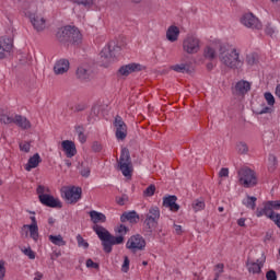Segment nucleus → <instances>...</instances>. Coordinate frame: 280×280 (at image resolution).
<instances>
[{"label":"nucleus","instance_id":"obj_4","mask_svg":"<svg viewBox=\"0 0 280 280\" xmlns=\"http://www.w3.org/2000/svg\"><path fill=\"white\" fill-rule=\"evenodd\" d=\"M23 10L25 15L28 16L34 30L36 32H43L46 27V21L43 15L38 14V4L35 0H26L23 2Z\"/></svg>","mask_w":280,"mask_h":280},{"label":"nucleus","instance_id":"obj_56","mask_svg":"<svg viewBox=\"0 0 280 280\" xmlns=\"http://www.w3.org/2000/svg\"><path fill=\"white\" fill-rule=\"evenodd\" d=\"M219 176L221 177V178H226V177H229V168H221V171L219 172Z\"/></svg>","mask_w":280,"mask_h":280},{"label":"nucleus","instance_id":"obj_61","mask_svg":"<svg viewBox=\"0 0 280 280\" xmlns=\"http://www.w3.org/2000/svg\"><path fill=\"white\" fill-rule=\"evenodd\" d=\"M79 141L81 143H86V136L84 133H79Z\"/></svg>","mask_w":280,"mask_h":280},{"label":"nucleus","instance_id":"obj_59","mask_svg":"<svg viewBox=\"0 0 280 280\" xmlns=\"http://www.w3.org/2000/svg\"><path fill=\"white\" fill-rule=\"evenodd\" d=\"M176 235H183V226L174 224Z\"/></svg>","mask_w":280,"mask_h":280},{"label":"nucleus","instance_id":"obj_27","mask_svg":"<svg viewBox=\"0 0 280 280\" xmlns=\"http://www.w3.org/2000/svg\"><path fill=\"white\" fill-rule=\"evenodd\" d=\"M90 218L94 226H100V222H106V214L95 210L90 211Z\"/></svg>","mask_w":280,"mask_h":280},{"label":"nucleus","instance_id":"obj_28","mask_svg":"<svg viewBox=\"0 0 280 280\" xmlns=\"http://www.w3.org/2000/svg\"><path fill=\"white\" fill-rule=\"evenodd\" d=\"M161 218V210L159 207H151L149 209V212L145 214V220H150L152 222H159V219Z\"/></svg>","mask_w":280,"mask_h":280},{"label":"nucleus","instance_id":"obj_38","mask_svg":"<svg viewBox=\"0 0 280 280\" xmlns=\"http://www.w3.org/2000/svg\"><path fill=\"white\" fill-rule=\"evenodd\" d=\"M156 191V186L154 184H151L149 187L145 188V190L143 191V196H145L147 198H150L152 196H154V192Z\"/></svg>","mask_w":280,"mask_h":280},{"label":"nucleus","instance_id":"obj_25","mask_svg":"<svg viewBox=\"0 0 280 280\" xmlns=\"http://www.w3.org/2000/svg\"><path fill=\"white\" fill-rule=\"evenodd\" d=\"M40 163H43V159H40V154L35 153L33 156L28 159V162L25 165L26 172H32V170L38 167Z\"/></svg>","mask_w":280,"mask_h":280},{"label":"nucleus","instance_id":"obj_5","mask_svg":"<svg viewBox=\"0 0 280 280\" xmlns=\"http://www.w3.org/2000/svg\"><path fill=\"white\" fill-rule=\"evenodd\" d=\"M121 51V47L115 42H110L106 47L101 51V65L102 67H108L112 62H115L117 54Z\"/></svg>","mask_w":280,"mask_h":280},{"label":"nucleus","instance_id":"obj_49","mask_svg":"<svg viewBox=\"0 0 280 280\" xmlns=\"http://www.w3.org/2000/svg\"><path fill=\"white\" fill-rule=\"evenodd\" d=\"M23 253L28 257V259H36V254L32 250V247L23 249Z\"/></svg>","mask_w":280,"mask_h":280},{"label":"nucleus","instance_id":"obj_15","mask_svg":"<svg viewBox=\"0 0 280 280\" xmlns=\"http://www.w3.org/2000/svg\"><path fill=\"white\" fill-rule=\"evenodd\" d=\"M176 200H178V197H176V195H168L166 197H163V207L176 213L180 209V206L176 203Z\"/></svg>","mask_w":280,"mask_h":280},{"label":"nucleus","instance_id":"obj_23","mask_svg":"<svg viewBox=\"0 0 280 280\" xmlns=\"http://www.w3.org/2000/svg\"><path fill=\"white\" fill-rule=\"evenodd\" d=\"M275 213V210L272 208V206L270 205V201H266L264 203V208L262 209H259L257 208L256 210V217L257 218H261V217H266V218H270V215H272Z\"/></svg>","mask_w":280,"mask_h":280},{"label":"nucleus","instance_id":"obj_62","mask_svg":"<svg viewBox=\"0 0 280 280\" xmlns=\"http://www.w3.org/2000/svg\"><path fill=\"white\" fill-rule=\"evenodd\" d=\"M238 226H246V218H241L237 220Z\"/></svg>","mask_w":280,"mask_h":280},{"label":"nucleus","instance_id":"obj_64","mask_svg":"<svg viewBox=\"0 0 280 280\" xmlns=\"http://www.w3.org/2000/svg\"><path fill=\"white\" fill-rule=\"evenodd\" d=\"M276 96L280 100V84L276 86Z\"/></svg>","mask_w":280,"mask_h":280},{"label":"nucleus","instance_id":"obj_13","mask_svg":"<svg viewBox=\"0 0 280 280\" xmlns=\"http://www.w3.org/2000/svg\"><path fill=\"white\" fill-rule=\"evenodd\" d=\"M241 23L245 25V27H249L250 30H261L262 25L259 19L255 16L253 13L244 14L241 19Z\"/></svg>","mask_w":280,"mask_h":280},{"label":"nucleus","instance_id":"obj_50","mask_svg":"<svg viewBox=\"0 0 280 280\" xmlns=\"http://www.w3.org/2000/svg\"><path fill=\"white\" fill-rule=\"evenodd\" d=\"M268 113H272V108L266 106V105H262V108L261 109H257L256 110V115H266Z\"/></svg>","mask_w":280,"mask_h":280},{"label":"nucleus","instance_id":"obj_26","mask_svg":"<svg viewBox=\"0 0 280 280\" xmlns=\"http://www.w3.org/2000/svg\"><path fill=\"white\" fill-rule=\"evenodd\" d=\"M180 34V30L178 26L172 25L166 31V38L170 43H176L178 40V36Z\"/></svg>","mask_w":280,"mask_h":280},{"label":"nucleus","instance_id":"obj_60","mask_svg":"<svg viewBox=\"0 0 280 280\" xmlns=\"http://www.w3.org/2000/svg\"><path fill=\"white\" fill-rule=\"evenodd\" d=\"M215 268H217V270L219 271V272H217V275H222V272H224V264H218L217 266H215Z\"/></svg>","mask_w":280,"mask_h":280},{"label":"nucleus","instance_id":"obj_39","mask_svg":"<svg viewBox=\"0 0 280 280\" xmlns=\"http://www.w3.org/2000/svg\"><path fill=\"white\" fill-rule=\"evenodd\" d=\"M245 61H246V65H248L249 67L257 65V55L255 54L247 55Z\"/></svg>","mask_w":280,"mask_h":280},{"label":"nucleus","instance_id":"obj_6","mask_svg":"<svg viewBox=\"0 0 280 280\" xmlns=\"http://www.w3.org/2000/svg\"><path fill=\"white\" fill-rule=\"evenodd\" d=\"M118 170L126 178L132 176V159L130 158V150L122 148L120 158L118 160Z\"/></svg>","mask_w":280,"mask_h":280},{"label":"nucleus","instance_id":"obj_9","mask_svg":"<svg viewBox=\"0 0 280 280\" xmlns=\"http://www.w3.org/2000/svg\"><path fill=\"white\" fill-rule=\"evenodd\" d=\"M183 49L186 54H198L200 51V39L194 35H188L183 42Z\"/></svg>","mask_w":280,"mask_h":280},{"label":"nucleus","instance_id":"obj_57","mask_svg":"<svg viewBox=\"0 0 280 280\" xmlns=\"http://www.w3.org/2000/svg\"><path fill=\"white\" fill-rule=\"evenodd\" d=\"M271 208L275 210H279L280 209V200H275V201H269Z\"/></svg>","mask_w":280,"mask_h":280},{"label":"nucleus","instance_id":"obj_53","mask_svg":"<svg viewBox=\"0 0 280 280\" xmlns=\"http://www.w3.org/2000/svg\"><path fill=\"white\" fill-rule=\"evenodd\" d=\"M5 279V261L0 260V280Z\"/></svg>","mask_w":280,"mask_h":280},{"label":"nucleus","instance_id":"obj_22","mask_svg":"<svg viewBox=\"0 0 280 280\" xmlns=\"http://www.w3.org/2000/svg\"><path fill=\"white\" fill-rule=\"evenodd\" d=\"M234 93L235 95H246V93H248V91H250V82L245 81V80H241L235 84L234 88Z\"/></svg>","mask_w":280,"mask_h":280},{"label":"nucleus","instance_id":"obj_32","mask_svg":"<svg viewBox=\"0 0 280 280\" xmlns=\"http://www.w3.org/2000/svg\"><path fill=\"white\" fill-rule=\"evenodd\" d=\"M22 229H28L30 231V237L34 240V242H38V225H30L25 224Z\"/></svg>","mask_w":280,"mask_h":280},{"label":"nucleus","instance_id":"obj_24","mask_svg":"<svg viewBox=\"0 0 280 280\" xmlns=\"http://www.w3.org/2000/svg\"><path fill=\"white\" fill-rule=\"evenodd\" d=\"M13 124H15V126H19V128H22V130H30V128H32V122H30L25 116L21 115L14 116Z\"/></svg>","mask_w":280,"mask_h":280},{"label":"nucleus","instance_id":"obj_44","mask_svg":"<svg viewBox=\"0 0 280 280\" xmlns=\"http://www.w3.org/2000/svg\"><path fill=\"white\" fill-rule=\"evenodd\" d=\"M81 167H82L80 171L81 176H83V178H89V176H91V167L84 166V164H81Z\"/></svg>","mask_w":280,"mask_h":280},{"label":"nucleus","instance_id":"obj_3","mask_svg":"<svg viewBox=\"0 0 280 280\" xmlns=\"http://www.w3.org/2000/svg\"><path fill=\"white\" fill-rule=\"evenodd\" d=\"M57 40L69 47V45H81L82 44V33L75 26H65L57 31L56 33Z\"/></svg>","mask_w":280,"mask_h":280},{"label":"nucleus","instance_id":"obj_43","mask_svg":"<svg viewBox=\"0 0 280 280\" xmlns=\"http://www.w3.org/2000/svg\"><path fill=\"white\" fill-rule=\"evenodd\" d=\"M0 121H1V124H5V125L14 124V118H12L5 114H0Z\"/></svg>","mask_w":280,"mask_h":280},{"label":"nucleus","instance_id":"obj_54","mask_svg":"<svg viewBox=\"0 0 280 280\" xmlns=\"http://www.w3.org/2000/svg\"><path fill=\"white\" fill-rule=\"evenodd\" d=\"M266 279L267 280H277V271H275L272 269L267 271Z\"/></svg>","mask_w":280,"mask_h":280},{"label":"nucleus","instance_id":"obj_2","mask_svg":"<svg viewBox=\"0 0 280 280\" xmlns=\"http://www.w3.org/2000/svg\"><path fill=\"white\" fill-rule=\"evenodd\" d=\"M219 60L228 69H242L244 67V60L240 58V51L235 48H228L221 45L219 48Z\"/></svg>","mask_w":280,"mask_h":280},{"label":"nucleus","instance_id":"obj_16","mask_svg":"<svg viewBox=\"0 0 280 280\" xmlns=\"http://www.w3.org/2000/svg\"><path fill=\"white\" fill-rule=\"evenodd\" d=\"M139 71H143V66H141V63H129L120 67L118 73H120V75L127 77L130 75V73H137Z\"/></svg>","mask_w":280,"mask_h":280},{"label":"nucleus","instance_id":"obj_17","mask_svg":"<svg viewBox=\"0 0 280 280\" xmlns=\"http://www.w3.org/2000/svg\"><path fill=\"white\" fill-rule=\"evenodd\" d=\"M61 148L63 152H66V155L68 159H73L75 154H78V150L75 149V142L71 140H63L61 142Z\"/></svg>","mask_w":280,"mask_h":280},{"label":"nucleus","instance_id":"obj_51","mask_svg":"<svg viewBox=\"0 0 280 280\" xmlns=\"http://www.w3.org/2000/svg\"><path fill=\"white\" fill-rule=\"evenodd\" d=\"M116 202L120 207H124V205H126V202H128V195H122L121 197H117Z\"/></svg>","mask_w":280,"mask_h":280},{"label":"nucleus","instance_id":"obj_63","mask_svg":"<svg viewBox=\"0 0 280 280\" xmlns=\"http://www.w3.org/2000/svg\"><path fill=\"white\" fill-rule=\"evenodd\" d=\"M40 279H43V273L39 272V271L35 272V278H34V280H40Z\"/></svg>","mask_w":280,"mask_h":280},{"label":"nucleus","instance_id":"obj_20","mask_svg":"<svg viewBox=\"0 0 280 280\" xmlns=\"http://www.w3.org/2000/svg\"><path fill=\"white\" fill-rule=\"evenodd\" d=\"M140 220L139 213H137V211H128V212H124L120 215V222L126 223L128 222L129 224H138Z\"/></svg>","mask_w":280,"mask_h":280},{"label":"nucleus","instance_id":"obj_52","mask_svg":"<svg viewBox=\"0 0 280 280\" xmlns=\"http://www.w3.org/2000/svg\"><path fill=\"white\" fill-rule=\"evenodd\" d=\"M86 268H94V270H100V264L94 262L93 259L89 258L86 260Z\"/></svg>","mask_w":280,"mask_h":280},{"label":"nucleus","instance_id":"obj_12","mask_svg":"<svg viewBox=\"0 0 280 280\" xmlns=\"http://www.w3.org/2000/svg\"><path fill=\"white\" fill-rule=\"evenodd\" d=\"M63 198L69 205H75L82 198V188L72 186L63 190Z\"/></svg>","mask_w":280,"mask_h":280},{"label":"nucleus","instance_id":"obj_1","mask_svg":"<svg viewBox=\"0 0 280 280\" xmlns=\"http://www.w3.org/2000/svg\"><path fill=\"white\" fill-rule=\"evenodd\" d=\"M92 229H93L94 233H96L98 240H101L103 250L107 255H109V253H113V246L124 244V242H125L124 236L127 235L128 232L130 231V229L128 226H126L124 224H119L114 229L116 235H118V236H115V235L110 234V232L102 225H93Z\"/></svg>","mask_w":280,"mask_h":280},{"label":"nucleus","instance_id":"obj_8","mask_svg":"<svg viewBox=\"0 0 280 280\" xmlns=\"http://www.w3.org/2000/svg\"><path fill=\"white\" fill-rule=\"evenodd\" d=\"M12 49H14V35L0 36V60L10 58Z\"/></svg>","mask_w":280,"mask_h":280},{"label":"nucleus","instance_id":"obj_19","mask_svg":"<svg viewBox=\"0 0 280 280\" xmlns=\"http://www.w3.org/2000/svg\"><path fill=\"white\" fill-rule=\"evenodd\" d=\"M75 73L80 82H91L93 80V71L89 68L79 67Z\"/></svg>","mask_w":280,"mask_h":280},{"label":"nucleus","instance_id":"obj_18","mask_svg":"<svg viewBox=\"0 0 280 280\" xmlns=\"http://www.w3.org/2000/svg\"><path fill=\"white\" fill-rule=\"evenodd\" d=\"M158 226H159V221H150L145 219L142 228V233L144 237H152Z\"/></svg>","mask_w":280,"mask_h":280},{"label":"nucleus","instance_id":"obj_31","mask_svg":"<svg viewBox=\"0 0 280 280\" xmlns=\"http://www.w3.org/2000/svg\"><path fill=\"white\" fill-rule=\"evenodd\" d=\"M49 242L54 244L55 246H67V241L62 238V235H49L48 236Z\"/></svg>","mask_w":280,"mask_h":280},{"label":"nucleus","instance_id":"obj_33","mask_svg":"<svg viewBox=\"0 0 280 280\" xmlns=\"http://www.w3.org/2000/svg\"><path fill=\"white\" fill-rule=\"evenodd\" d=\"M243 205H245L247 209L255 211V208L257 207V197H250L247 195V199L243 200Z\"/></svg>","mask_w":280,"mask_h":280},{"label":"nucleus","instance_id":"obj_14","mask_svg":"<svg viewBox=\"0 0 280 280\" xmlns=\"http://www.w3.org/2000/svg\"><path fill=\"white\" fill-rule=\"evenodd\" d=\"M39 202L45 207H50V209H62V201L55 198L51 195H43L39 197Z\"/></svg>","mask_w":280,"mask_h":280},{"label":"nucleus","instance_id":"obj_11","mask_svg":"<svg viewBox=\"0 0 280 280\" xmlns=\"http://www.w3.org/2000/svg\"><path fill=\"white\" fill-rule=\"evenodd\" d=\"M126 248L137 253V250H143L145 248V238L140 234L132 235L126 244Z\"/></svg>","mask_w":280,"mask_h":280},{"label":"nucleus","instance_id":"obj_10","mask_svg":"<svg viewBox=\"0 0 280 280\" xmlns=\"http://www.w3.org/2000/svg\"><path fill=\"white\" fill-rule=\"evenodd\" d=\"M114 128L116 130V139L118 141H124L126 137H128V126L124 121V118L121 116L117 115L114 120Z\"/></svg>","mask_w":280,"mask_h":280},{"label":"nucleus","instance_id":"obj_41","mask_svg":"<svg viewBox=\"0 0 280 280\" xmlns=\"http://www.w3.org/2000/svg\"><path fill=\"white\" fill-rule=\"evenodd\" d=\"M36 191L40 200V196H47L49 194V188H45V186L38 185Z\"/></svg>","mask_w":280,"mask_h":280},{"label":"nucleus","instance_id":"obj_42","mask_svg":"<svg viewBox=\"0 0 280 280\" xmlns=\"http://www.w3.org/2000/svg\"><path fill=\"white\" fill-rule=\"evenodd\" d=\"M264 96L268 106H275V95H272V93L266 92Z\"/></svg>","mask_w":280,"mask_h":280},{"label":"nucleus","instance_id":"obj_46","mask_svg":"<svg viewBox=\"0 0 280 280\" xmlns=\"http://www.w3.org/2000/svg\"><path fill=\"white\" fill-rule=\"evenodd\" d=\"M121 270H122V272H128V270H130V258H128V256L124 257Z\"/></svg>","mask_w":280,"mask_h":280},{"label":"nucleus","instance_id":"obj_40","mask_svg":"<svg viewBox=\"0 0 280 280\" xmlns=\"http://www.w3.org/2000/svg\"><path fill=\"white\" fill-rule=\"evenodd\" d=\"M77 242L80 248H85V249L89 248V242H86L84 237H82V235L80 234L77 235Z\"/></svg>","mask_w":280,"mask_h":280},{"label":"nucleus","instance_id":"obj_29","mask_svg":"<svg viewBox=\"0 0 280 280\" xmlns=\"http://www.w3.org/2000/svg\"><path fill=\"white\" fill-rule=\"evenodd\" d=\"M172 71H176V73H191V69L189 68V63H179L171 67Z\"/></svg>","mask_w":280,"mask_h":280},{"label":"nucleus","instance_id":"obj_48","mask_svg":"<svg viewBox=\"0 0 280 280\" xmlns=\"http://www.w3.org/2000/svg\"><path fill=\"white\" fill-rule=\"evenodd\" d=\"M78 5H83L84 8H91L93 5V0H74Z\"/></svg>","mask_w":280,"mask_h":280},{"label":"nucleus","instance_id":"obj_7","mask_svg":"<svg viewBox=\"0 0 280 280\" xmlns=\"http://www.w3.org/2000/svg\"><path fill=\"white\" fill-rule=\"evenodd\" d=\"M237 175L238 183H241L243 187L250 188L257 185V175H255V171L248 168L247 166L238 170Z\"/></svg>","mask_w":280,"mask_h":280},{"label":"nucleus","instance_id":"obj_37","mask_svg":"<svg viewBox=\"0 0 280 280\" xmlns=\"http://www.w3.org/2000/svg\"><path fill=\"white\" fill-rule=\"evenodd\" d=\"M236 150L238 154H247L248 153V144L246 142H240L236 144Z\"/></svg>","mask_w":280,"mask_h":280},{"label":"nucleus","instance_id":"obj_36","mask_svg":"<svg viewBox=\"0 0 280 280\" xmlns=\"http://www.w3.org/2000/svg\"><path fill=\"white\" fill-rule=\"evenodd\" d=\"M205 58H208V60H213L215 58V49L211 48L210 46H207L203 51Z\"/></svg>","mask_w":280,"mask_h":280},{"label":"nucleus","instance_id":"obj_30","mask_svg":"<svg viewBox=\"0 0 280 280\" xmlns=\"http://www.w3.org/2000/svg\"><path fill=\"white\" fill-rule=\"evenodd\" d=\"M264 261H266V257H264ZM264 261H259V259L256 262L249 264V272H253V275H259L261 272V268H264Z\"/></svg>","mask_w":280,"mask_h":280},{"label":"nucleus","instance_id":"obj_45","mask_svg":"<svg viewBox=\"0 0 280 280\" xmlns=\"http://www.w3.org/2000/svg\"><path fill=\"white\" fill-rule=\"evenodd\" d=\"M269 220L280 229V213L275 212L272 215H269Z\"/></svg>","mask_w":280,"mask_h":280},{"label":"nucleus","instance_id":"obj_55","mask_svg":"<svg viewBox=\"0 0 280 280\" xmlns=\"http://www.w3.org/2000/svg\"><path fill=\"white\" fill-rule=\"evenodd\" d=\"M92 150L93 152H102V143L94 141L92 143Z\"/></svg>","mask_w":280,"mask_h":280},{"label":"nucleus","instance_id":"obj_35","mask_svg":"<svg viewBox=\"0 0 280 280\" xmlns=\"http://www.w3.org/2000/svg\"><path fill=\"white\" fill-rule=\"evenodd\" d=\"M192 209L194 211L198 212V211H202V209H205V200L202 199H196L192 201Z\"/></svg>","mask_w":280,"mask_h":280},{"label":"nucleus","instance_id":"obj_21","mask_svg":"<svg viewBox=\"0 0 280 280\" xmlns=\"http://www.w3.org/2000/svg\"><path fill=\"white\" fill-rule=\"evenodd\" d=\"M70 63L67 59H59L56 61L54 66V71L56 75H63V73H67L69 71Z\"/></svg>","mask_w":280,"mask_h":280},{"label":"nucleus","instance_id":"obj_47","mask_svg":"<svg viewBox=\"0 0 280 280\" xmlns=\"http://www.w3.org/2000/svg\"><path fill=\"white\" fill-rule=\"evenodd\" d=\"M31 148H32V144L30 142H27V141L20 142V150H21V152L28 153Z\"/></svg>","mask_w":280,"mask_h":280},{"label":"nucleus","instance_id":"obj_58","mask_svg":"<svg viewBox=\"0 0 280 280\" xmlns=\"http://www.w3.org/2000/svg\"><path fill=\"white\" fill-rule=\"evenodd\" d=\"M265 34H267V36H272V34H275V28H272L270 25H267L265 28Z\"/></svg>","mask_w":280,"mask_h":280},{"label":"nucleus","instance_id":"obj_34","mask_svg":"<svg viewBox=\"0 0 280 280\" xmlns=\"http://www.w3.org/2000/svg\"><path fill=\"white\" fill-rule=\"evenodd\" d=\"M269 165L268 170L269 172H275L277 170V165H279V161L277 160V156L275 154H269Z\"/></svg>","mask_w":280,"mask_h":280}]
</instances>
